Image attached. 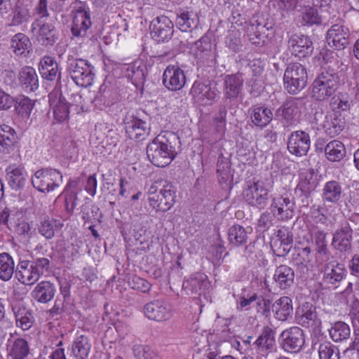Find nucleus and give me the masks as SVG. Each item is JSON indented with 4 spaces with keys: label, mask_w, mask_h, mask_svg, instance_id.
I'll list each match as a JSON object with an SVG mask.
<instances>
[{
    "label": "nucleus",
    "mask_w": 359,
    "mask_h": 359,
    "mask_svg": "<svg viewBox=\"0 0 359 359\" xmlns=\"http://www.w3.org/2000/svg\"><path fill=\"white\" fill-rule=\"evenodd\" d=\"M175 23L182 32H188L197 27L198 18L197 14L192 11L180 9L176 14Z\"/></svg>",
    "instance_id": "ea45409f"
},
{
    "label": "nucleus",
    "mask_w": 359,
    "mask_h": 359,
    "mask_svg": "<svg viewBox=\"0 0 359 359\" xmlns=\"http://www.w3.org/2000/svg\"><path fill=\"white\" fill-rule=\"evenodd\" d=\"M292 262L299 269L308 271L323 264L312 250L309 243L307 245L299 244L294 248L292 256Z\"/></svg>",
    "instance_id": "9b49d317"
},
{
    "label": "nucleus",
    "mask_w": 359,
    "mask_h": 359,
    "mask_svg": "<svg viewBox=\"0 0 359 359\" xmlns=\"http://www.w3.org/2000/svg\"><path fill=\"white\" fill-rule=\"evenodd\" d=\"M299 99L290 97L286 100L275 112V118L277 119L283 127L289 130L298 123Z\"/></svg>",
    "instance_id": "9d476101"
},
{
    "label": "nucleus",
    "mask_w": 359,
    "mask_h": 359,
    "mask_svg": "<svg viewBox=\"0 0 359 359\" xmlns=\"http://www.w3.org/2000/svg\"><path fill=\"white\" fill-rule=\"evenodd\" d=\"M92 66L88 61L83 59L69 58L67 62V71L74 81L79 80L81 73Z\"/></svg>",
    "instance_id": "09e8293b"
},
{
    "label": "nucleus",
    "mask_w": 359,
    "mask_h": 359,
    "mask_svg": "<svg viewBox=\"0 0 359 359\" xmlns=\"http://www.w3.org/2000/svg\"><path fill=\"white\" fill-rule=\"evenodd\" d=\"M70 13L72 16L71 32L74 37H85L88 30L92 25L90 10L86 1H73L70 5Z\"/></svg>",
    "instance_id": "39448f33"
},
{
    "label": "nucleus",
    "mask_w": 359,
    "mask_h": 359,
    "mask_svg": "<svg viewBox=\"0 0 359 359\" xmlns=\"http://www.w3.org/2000/svg\"><path fill=\"white\" fill-rule=\"evenodd\" d=\"M264 25L257 20H251L245 28L248 40L254 45L262 46L264 43V36L262 34Z\"/></svg>",
    "instance_id": "de8ad7c7"
},
{
    "label": "nucleus",
    "mask_w": 359,
    "mask_h": 359,
    "mask_svg": "<svg viewBox=\"0 0 359 359\" xmlns=\"http://www.w3.org/2000/svg\"><path fill=\"white\" fill-rule=\"evenodd\" d=\"M305 343L303 330L297 326L283 330L280 335V344L282 348L291 353L299 352Z\"/></svg>",
    "instance_id": "ddd939ff"
},
{
    "label": "nucleus",
    "mask_w": 359,
    "mask_h": 359,
    "mask_svg": "<svg viewBox=\"0 0 359 359\" xmlns=\"http://www.w3.org/2000/svg\"><path fill=\"white\" fill-rule=\"evenodd\" d=\"M133 351L136 359H158L155 352L148 346L135 345Z\"/></svg>",
    "instance_id": "69168bd1"
},
{
    "label": "nucleus",
    "mask_w": 359,
    "mask_h": 359,
    "mask_svg": "<svg viewBox=\"0 0 359 359\" xmlns=\"http://www.w3.org/2000/svg\"><path fill=\"white\" fill-rule=\"evenodd\" d=\"M341 184L336 180L327 182L322 190V199L324 202L338 204L343 198Z\"/></svg>",
    "instance_id": "c9c22d12"
},
{
    "label": "nucleus",
    "mask_w": 359,
    "mask_h": 359,
    "mask_svg": "<svg viewBox=\"0 0 359 359\" xmlns=\"http://www.w3.org/2000/svg\"><path fill=\"white\" fill-rule=\"evenodd\" d=\"M6 180L8 185L14 190L25 187L27 181V172L21 165H10L6 169Z\"/></svg>",
    "instance_id": "7c9ffc66"
},
{
    "label": "nucleus",
    "mask_w": 359,
    "mask_h": 359,
    "mask_svg": "<svg viewBox=\"0 0 359 359\" xmlns=\"http://www.w3.org/2000/svg\"><path fill=\"white\" fill-rule=\"evenodd\" d=\"M327 235V233L323 230H318L311 235L312 241L314 245V250L313 251L320 259L323 264L329 261L332 257L328 247Z\"/></svg>",
    "instance_id": "c756f323"
},
{
    "label": "nucleus",
    "mask_w": 359,
    "mask_h": 359,
    "mask_svg": "<svg viewBox=\"0 0 359 359\" xmlns=\"http://www.w3.org/2000/svg\"><path fill=\"white\" fill-rule=\"evenodd\" d=\"M269 190L262 181L249 182L243 190V198L245 202L259 209L266 206L269 200Z\"/></svg>",
    "instance_id": "1a4fd4ad"
},
{
    "label": "nucleus",
    "mask_w": 359,
    "mask_h": 359,
    "mask_svg": "<svg viewBox=\"0 0 359 359\" xmlns=\"http://www.w3.org/2000/svg\"><path fill=\"white\" fill-rule=\"evenodd\" d=\"M151 38L157 43L168 42L174 33V25L171 20L165 15L154 18L149 25Z\"/></svg>",
    "instance_id": "2eb2a0df"
},
{
    "label": "nucleus",
    "mask_w": 359,
    "mask_h": 359,
    "mask_svg": "<svg viewBox=\"0 0 359 359\" xmlns=\"http://www.w3.org/2000/svg\"><path fill=\"white\" fill-rule=\"evenodd\" d=\"M144 312L148 318L159 322L168 320L172 316L170 305L161 300L152 301L145 304Z\"/></svg>",
    "instance_id": "412c9836"
},
{
    "label": "nucleus",
    "mask_w": 359,
    "mask_h": 359,
    "mask_svg": "<svg viewBox=\"0 0 359 359\" xmlns=\"http://www.w3.org/2000/svg\"><path fill=\"white\" fill-rule=\"evenodd\" d=\"M32 43L23 33L15 34L11 41V49L17 55H26L32 50Z\"/></svg>",
    "instance_id": "49530a36"
},
{
    "label": "nucleus",
    "mask_w": 359,
    "mask_h": 359,
    "mask_svg": "<svg viewBox=\"0 0 359 359\" xmlns=\"http://www.w3.org/2000/svg\"><path fill=\"white\" fill-rule=\"evenodd\" d=\"M323 60L322 72L312 83L311 96L317 101H325L334 95L341 76L348 70V65L334 50H326Z\"/></svg>",
    "instance_id": "f257e3e1"
},
{
    "label": "nucleus",
    "mask_w": 359,
    "mask_h": 359,
    "mask_svg": "<svg viewBox=\"0 0 359 359\" xmlns=\"http://www.w3.org/2000/svg\"><path fill=\"white\" fill-rule=\"evenodd\" d=\"M275 332L269 326H264L261 334L253 341L255 351L262 355H266L276 349Z\"/></svg>",
    "instance_id": "393cba45"
},
{
    "label": "nucleus",
    "mask_w": 359,
    "mask_h": 359,
    "mask_svg": "<svg viewBox=\"0 0 359 359\" xmlns=\"http://www.w3.org/2000/svg\"><path fill=\"white\" fill-rule=\"evenodd\" d=\"M77 185V180H70L63 191V194H65V210L68 213H72L76 206L78 197L76 188Z\"/></svg>",
    "instance_id": "3c124183"
},
{
    "label": "nucleus",
    "mask_w": 359,
    "mask_h": 359,
    "mask_svg": "<svg viewBox=\"0 0 359 359\" xmlns=\"http://www.w3.org/2000/svg\"><path fill=\"white\" fill-rule=\"evenodd\" d=\"M18 135L15 129L11 126L0 125V153L6 154L13 150L18 142Z\"/></svg>",
    "instance_id": "72a5a7b5"
},
{
    "label": "nucleus",
    "mask_w": 359,
    "mask_h": 359,
    "mask_svg": "<svg viewBox=\"0 0 359 359\" xmlns=\"http://www.w3.org/2000/svg\"><path fill=\"white\" fill-rule=\"evenodd\" d=\"M11 307L15 316L17 327L23 330H28L34 323L32 310L28 309L22 300L13 299Z\"/></svg>",
    "instance_id": "aec40b11"
},
{
    "label": "nucleus",
    "mask_w": 359,
    "mask_h": 359,
    "mask_svg": "<svg viewBox=\"0 0 359 359\" xmlns=\"http://www.w3.org/2000/svg\"><path fill=\"white\" fill-rule=\"evenodd\" d=\"M297 323L305 327H316L320 323L317 318L316 308L309 302H305L298 307L296 311Z\"/></svg>",
    "instance_id": "cd10ccee"
},
{
    "label": "nucleus",
    "mask_w": 359,
    "mask_h": 359,
    "mask_svg": "<svg viewBox=\"0 0 359 359\" xmlns=\"http://www.w3.org/2000/svg\"><path fill=\"white\" fill-rule=\"evenodd\" d=\"M63 224L59 221L46 216L42 218L38 224V232L46 239H52L55 232L60 230Z\"/></svg>",
    "instance_id": "c03bdc74"
},
{
    "label": "nucleus",
    "mask_w": 359,
    "mask_h": 359,
    "mask_svg": "<svg viewBox=\"0 0 359 359\" xmlns=\"http://www.w3.org/2000/svg\"><path fill=\"white\" fill-rule=\"evenodd\" d=\"M12 17L11 25L18 26L27 22L31 17L29 10L27 5L20 1H18L12 9V13L9 14Z\"/></svg>",
    "instance_id": "603ef678"
},
{
    "label": "nucleus",
    "mask_w": 359,
    "mask_h": 359,
    "mask_svg": "<svg viewBox=\"0 0 359 359\" xmlns=\"http://www.w3.org/2000/svg\"><path fill=\"white\" fill-rule=\"evenodd\" d=\"M123 72L135 84L143 82L145 79L144 69L136 63H131L123 67Z\"/></svg>",
    "instance_id": "680f3d73"
},
{
    "label": "nucleus",
    "mask_w": 359,
    "mask_h": 359,
    "mask_svg": "<svg viewBox=\"0 0 359 359\" xmlns=\"http://www.w3.org/2000/svg\"><path fill=\"white\" fill-rule=\"evenodd\" d=\"M195 45L196 58L208 66L215 65L217 55L210 38L203 36L196 42Z\"/></svg>",
    "instance_id": "bb28decb"
},
{
    "label": "nucleus",
    "mask_w": 359,
    "mask_h": 359,
    "mask_svg": "<svg viewBox=\"0 0 359 359\" xmlns=\"http://www.w3.org/2000/svg\"><path fill=\"white\" fill-rule=\"evenodd\" d=\"M351 102L348 97L346 95H339L334 97L331 102L333 111H338L339 112L346 111L351 107Z\"/></svg>",
    "instance_id": "338daca9"
},
{
    "label": "nucleus",
    "mask_w": 359,
    "mask_h": 359,
    "mask_svg": "<svg viewBox=\"0 0 359 359\" xmlns=\"http://www.w3.org/2000/svg\"><path fill=\"white\" fill-rule=\"evenodd\" d=\"M307 72L299 63H290L285 70L283 85L288 93L295 95L303 90L307 83Z\"/></svg>",
    "instance_id": "0eeeda50"
},
{
    "label": "nucleus",
    "mask_w": 359,
    "mask_h": 359,
    "mask_svg": "<svg viewBox=\"0 0 359 359\" xmlns=\"http://www.w3.org/2000/svg\"><path fill=\"white\" fill-rule=\"evenodd\" d=\"M186 81L185 73L178 65H169L163 72L162 82L169 90H181L184 86Z\"/></svg>",
    "instance_id": "f3484780"
},
{
    "label": "nucleus",
    "mask_w": 359,
    "mask_h": 359,
    "mask_svg": "<svg viewBox=\"0 0 359 359\" xmlns=\"http://www.w3.org/2000/svg\"><path fill=\"white\" fill-rule=\"evenodd\" d=\"M48 97L55 119L58 122L67 120L69 114V105L62 93L59 90H53L49 94Z\"/></svg>",
    "instance_id": "a878e982"
},
{
    "label": "nucleus",
    "mask_w": 359,
    "mask_h": 359,
    "mask_svg": "<svg viewBox=\"0 0 359 359\" xmlns=\"http://www.w3.org/2000/svg\"><path fill=\"white\" fill-rule=\"evenodd\" d=\"M302 21L304 25L311 26L321 22L320 17L317 9L313 6H307L302 13Z\"/></svg>",
    "instance_id": "0e129e2a"
},
{
    "label": "nucleus",
    "mask_w": 359,
    "mask_h": 359,
    "mask_svg": "<svg viewBox=\"0 0 359 359\" xmlns=\"http://www.w3.org/2000/svg\"><path fill=\"white\" fill-rule=\"evenodd\" d=\"M324 151L327 159L332 162L340 161L346 154L344 144L336 140L328 142L324 149Z\"/></svg>",
    "instance_id": "a18cd8bd"
},
{
    "label": "nucleus",
    "mask_w": 359,
    "mask_h": 359,
    "mask_svg": "<svg viewBox=\"0 0 359 359\" xmlns=\"http://www.w3.org/2000/svg\"><path fill=\"white\" fill-rule=\"evenodd\" d=\"M241 33L236 28L230 29L225 37L226 46L233 53H238L243 46Z\"/></svg>",
    "instance_id": "e2e57ef3"
},
{
    "label": "nucleus",
    "mask_w": 359,
    "mask_h": 359,
    "mask_svg": "<svg viewBox=\"0 0 359 359\" xmlns=\"http://www.w3.org/2000/svg\"><path fill=\"white\" fill-rule=\"evenodd\" d=\"M228 239L235 246L242 245L247 242L248 232L242 226L233 225L229 229Z\"/></svg>",
    "instance_id": "052dcab7"
},
{
    "label": "nucleus",
    "mask_w": 359,
    "mask_h": 359,
    "mask_svg": "<svg viewBox=\"0 0 359 359\" xmlns=\"http://www.w3.org/2000/svg\"><path fill=\"white\" fill-rule=\"evenodd\" d=\"M311 176L309 179L307 176L302 177L294 191L296 196L302 198L304 205H309V198L315 189V186L311 182Z\"/></svg>",
    "instance_id": "4d7b16f0"
},
{
    "label": "nucleus",
    "mask_w": 359,
    "mask_h": 359,
    "mask_svg": "<svg viewBox=\"0 0 359 359\" xmlns=\"http://www.w3.org/2000/svg\"><path fill=\"white\" fill-rule=\"evenodd\" d=\"M353 230L348 222L341 224L333 233L332 248L339 255H345L352 249Z\"/></svg>",
    "instance_id": "4468645a"
},
{
    "label": "nucleus",
    "mask_w": 359,
    "mask_h": 359,
    "mask_svg": "<svg viewBox=\"0 0 359 359\" xmlns=\"http://www.w3.org/2000/svg\"><path fill=\"white\" fill-rule=\"evenodd\" d=\"M322 273L325 284L335 285L345 278L347 271L344 264L332 260L325 264Z\"/></svg>",
    "instance_id": "4be33fe9"
},
{
    "label": "nucleus",
    "mask_w": 359,
    "mask_h": 359,
    "mask_svg": "<svg viewBox=\"0 0 359 359\" xmlns=\"http://www.w3.org/2000/svg\"><path fill=\"white\" fill-rule=\"evenodd\" d=\"M57 37L55 27L52 24L43 23L39 29L36 40L41 45L49 47L55 44Z\"/></svg>",
    "instance_id": "79ce46f5"
},
{
    "label": "nucleus",
    "mask_w": 359,
    "mask_h": 359,
    "mask_svg": "<svg viewBox=\"0 0 359 359\" xmlns=\"http://www.w3.org/2000/svg\"><path fill=\"white\" fill-rule=\"evenodd\" d=\"M176 187L165 179L156 180L148 191L149 205L156 211L166 212L176 201Z\"/></svg>",
    "instance_id": "7ed1b4c3"
},
{
    "label": "nucleus",
    "mask_w": 359,
    "mask_h": 359,
    "mask_svg": "<svg viewBox=\"0 0 359 359\" xmlns=\"http://www.w3.org/2000/svg\"><path fill=\"white\" fill-rule=\"evenodd\" d=\"M313 119L317 125L320 126L325 133L334 137L338 135L345 128L344 116L338 111L324 114L323 111H316Z\"/></svg>",
    "instance_id": "6e6552de"
},
{
    "label": "nucleus",
    "mask_w": 359,
    "mask_h": 359,
    "mask_svg": "<svg viewBox=\"0 0 359 359\" xmlns=\"http://www.w3.org/2000/svg\"><path fill=\"white\" fill-rule=\"evenodd\" d=\"M288 47L292 54L299 58L311 55L313 50L312 41L304 35H292L288 40Z\"/></svg>",
    "instance_id": "b1692460"
},
{
    "label": "nucleus",
    "mask_w": 359,
    "mask_h": 359,
    "mask_svg": "<svg viewBox=\"0 0 359 359\" xmlns=\"http://www.w3.org/2000/svg\"><path fill=\"white\" fill-rule=\"evenodd\" d=\"M287 146L291 154L298 157L306 156L311 146L310 136L304 130L292 132L288 136Z\"/></svg>",
    "instance_id": "dca6fc26"
},
{
    "label": "nucleus",
    "mask_w": 359,
    "mask_h": 359,
    "mask_svg": "<svg viewBox=\"0 0 359 359\" xmlns=\"http://www.w3.org/2000/svg\"><path fill=\"white\" fill-rule=\"evenodd\" d=\"M277 239L271 243V247L274 248L277 245H283V249H276L278 257H284L287 255L291 250L293 243V235L292 232L287 229H278L276 232Z\"/></svg>",
    "instance_id": "4c0bfd02"
},
{
    "label": "nucleus",
    "mask_w": 359,
    "mask_h": 359,
    "mask_svg": "<svg viewBox=\"0 0 359 359\" xmlns=\"http://www.w3.org/2000/svg\"><path fill=\"white\" fill-rule=\"evenodd\" d=\"M91 349L89 339L83 334L77 336L72 344V353L76 359H88Z\"/></svg>",
    "instance_id": "37998d69"
},
{
    "label": "nucleus",
    "mask_w": 359,
    "mask_h": 359,
    "mask_svg": "<svg viewBox=\"0 0 359 359\" xmlns=\"http://www.w3.org/2000/svg\"><path fill=\"white\" fill-rule=\"evenodd\" d=\"M329 334L334 341L341 342L349 339L351 329L346 323L338 321L332 325L329 329Z\"/></svg>",
    "instance_id": "6e6d98bb"
},
{
    "label": "nucleus",
    "mask_w": 359,
    "mask_h": 359,
    "mask_svg": "<svg viewBox=\"0 0 359 359\" xmlns=\"http://www.w3.org/2000/svg\"><path fill=\"white\" fill-rule=\"evenodd\" d=\"M83 246L81 240L75 238L65 248L64 256L70 258L72 261L79 256V251Z\"/></svg>",
    "instance_id": "774afa93"
},
{
    "label": "nucleus",
    "mask_w": 359,
    "mask_h": 359,
    "mask_svg": "<svg viewBox=\"0 0 359 359\" xmlns=\"http://www.w3.org/2000/svg\"><path fill=\"white\" fill-rule=\"evenodd\" d=\"M62 174L50 167L43 168L35 172L31 182L34 188L41 193H49L58 188L62 182Z\"/></svg>",
    "instance_id": "423d86ee"
},
{
    "label": "nucleus",
    "mask_w": 359,
    "mask_h": 359,
    "mask_svg": "<svg viewBox=\"0 0 359 359\" xmlns=\"http://www.w3.org/2000/svg\"><path fill=\"white\" fill-rule=\"evenodd\" d=\"M39 70L46 80L53 81L60 79V73L58 71V65L56 61L50 56H44L40 60Z\"/></svg>",
    "instance_id": "58836bf2"
},
{
    "label": "nucleus",
    "mask_w": 359,
    "mask_h": 359,
    "mask_svg": "<svg viewBox=\"0 0 359 359\" xmlns=\"http://www.w3.org/2000/svg\"><path fill=\"white\" fill-rule=\"evenodd\" d=\"M50 260L46 257H37L32 261L20 259L15 277L23 285H32L50 269Z\"/></svg>",
    "instance_id": "20e7f679"
},
{
    "label": "nucleus",
    "mask_w": 359,
    "mask_h": 359,
    "mask_svg": "<svg viewBox=\"0 0 359 359\" xmlns=\"http://www.w3.org/2000/svg\"><path fill=\"white\" fill-rule=\"evenodd\" d=\"M295 203L293 198L287 196H279L274 198L271 204V210L273 215L279 220L287 221L294 215Z\"/></svg>",
    "instance_id": "6ab92c4d"
},
{
    "label": "nucleus",
    "mask_w": 359,
    "mask_h": 359,
    "mask_svg": "<svg viewBox=\"0 0 359 359\" xmlns=\"http://www.w3.org/2000/svg\"><path fill=\"white\" fill-rule=\"evenodd\" d=\"M350 31L343 24H334L328 29L326 40L327 44L336 50H343L349 44Z\"/></svg>",
    "instance_id": "a211bd4d"
},
{
    "label": "nucleus",
    "mask_w": 359,
    "mask_h": 359,
    "mask_svg": "<svg viewBox=\"0 0 359 359\" xmlns=\"http://www.w3.org/2000/svg\"><path fill=\"white\" fill-rule=\"evenodd\" d=\"M271 309L277 320L286 321L292 316V301L288 297H282L272 304Z\"/></svg>",
    "instance_id": "e433bc0d"
},
{
    "label": "nucleus",
    "mask_w": 359,
    "mask_h": 359,
    "mask_svg": "<svg viewBox=\"0 0 359 359\" xmlns=\"http://www.w3.org/2000/svg\"><path fill=\"white\" fill-rule=\"evenodd\" d=\"M8 352L12 359H24L29 353L27 341L22 338L15 339L11 341Z\"/></svg>",
    "instance_id": "5fc2aeb1"
},
{
    "label": "nucleus",
    "mask_w": 359,
    "mask_h": 359,
    "mask_svg": "<svg viewBox=\"0 0 359 359\" xmlns=\"http://www.w3.org/2000/svg\"><path fill=\"white\" fill-rule=\"evenodd\" d=\"M15 272V262L13 257L6 252L0 254V279L8 281Z\"/></svg>",
    "instance_id": "864d4df0"
},
{
    "label": "nucleus",
    "mask_w": 359,
    "mask_h": 359,
    "mask_svg": "<svg viewBox=\"0 0 359 359\" xmlns=\"http://www.w3.org/2000/svg\"><path fill=\"white\" fill-rule=\"evenodd\" d=\"M318 353L319 359H340L339 348L330 341L320 342Z\"/></svg>",
    "instance_id": "13d9d810"
},
{
    "label": "nucleus",
    "mask_w": 359,
    "mask_h": 359,
    "mask_svg": "<svg viewBox=\"0 0 359 359\" xmlns=\"http://www.w3.org/2000/svg\"><path fill=\"white\" fill-rule=\"evenodd\" d=\"M20 86L27 93L34 92L39 88V79L35 69L26 66L18 74Z\"/></svg>",
    "instance_id": "473e14b6"
},
{
    "label": "nucleus",
    "mask_w": 359,
    "mask_h": 359,
    "mask_svg": "<svg viewBox=\"0 0 359 359\" xmlns=\"http://www.w3.org/2000/svg\"><path fill=\"white\" fill-rule=\"evenodd\" d=\"M179 137L170 131L161 132L147 147L149 161L156 167L163 168L169 165L177 155Z\"/></svg>",
    "instance_id": "f03ea898"
},
{
    "label": "nucleus",
    "mask_w": 359,
    "mask_h": 359,
    "mask_svg": "<svg viewBox=\"0 0 359 359\" xmlns=\"http://www.w3.org/2000/svg\"><path fill=\"white\" fill-rule=\"evenodd\" d=\"M250 118L253 124L257 127L266 126L273 119L272 111L265 107H256L252 109Z\"/></svg>",
    "instance_id": "8fccbe9b"
},
{
    "label": "nucleus",
    "mask_w": 359,
    "mask_h": 359,
    "mask_svg": "<svg viewBox=\"0 0 359 359\" xmlns=\"http://www.w3.org/2000/svg\"><path fill=\"white\" fill-rule=\"evenodd\" d=\"M273 279L280 289H288L294 283V271L290 266L282 264L276 269Z\"/></svg>",
    "instance_id": "f704fd0d"
},
{
    "label": "nucleus",
    "mask_w": 359,
    "mask_h": 359,
    "mask_svg": "<svg viewBox=\"0 0 359 359\" xmlns=\"http://www.w3.org/2000/svg\"><path fill=\"white\" fill-rule=\"evenodd\" d=\"M14 100L17 114L23 118L29 117L34 108V102L25 95H19Z\"/></svg>",
    "instance_id": "bf43d9fd"
},
{
    "label": "nucleus",
    "mask_w": 359,
    "mask_h": 359,
    "mask_svg": "<svg viewBox=\"0 0 359 359\" xmlns=\"http://www.w3.org/2000/svg\"><path fill=\"white\" fill-rule=\"evenodd\" d=\"M244 79L240 72L226 75L224 79V97L227 100H234L242 93Z\"/></svg>",
    "instance_id": "c85d7f7f"
},
{
    "label": "nucleus",
    "mask_w": 359,
    "mask_h": 359,
    "mask_svg": "<svg viewBox=\"0 0 359 359\" xmlns=\"http://www.w3.org/2000/svg\"><path fill=\"white\" fill-rule=\"evenodd\" d=\"M123 123L126 133L131 140L141 141L149 134V124L140 117L138 112L128 113L124 118Z\"/></svg>",
    "instance_id": "f8f14e48"
},
{
    "label": "nucleus",
    "mask_w": 359,
    "mask_h": 359,
    "mask_svg": "<svg viewBox=\"0 0 359 359\" xmlns=\"http://www.w3.org/2000/svg\"><path fill=\"white\" fill-rule=\"evenodd\" d=\"M207 276L203 273H196L190 277L186 282L185 287L191 291V294L201 297L205 294L209 286Z\"/></svg>",
    "instance_id": "a19ab883"
},
{
    "label": "nucleus",
    "mask_w": 359,
    "mask_h": 359,
    "mask_svg": "<svg viewBox=\"0 0 359 359\" xmlns=\"http://www.w3.org/2000/svg\"><path fill=\"white\" fill-rule=\"evenodd\" d=\"M190 93L193 97L205 105L212 104L216 102L220 94L216 85L212 86L210 84L197 81L194 83Z\"/></svg>",
    "instance_id": "5701e85b"
},
{
    "label": "nucleus",
    "mask_w": 359,
    "mask_h": 359,
    "mask_svg": "<svg viewBox=\"0 0 359 359\" xmlns=\"http://www.w3.org/2000/svg\"><path fill=\"white\" fill-rule=\"evenodd\" d=\"M55 292L56 287L54 283L48 280H42L36 284L31 294L37 302L46 304L53 299Z\"/></svg>",
    "instance_id": "2f4dec72"
}]
</instances>
